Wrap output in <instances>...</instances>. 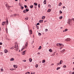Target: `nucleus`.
<instances>
[{
	"mask_svg": "<svg viewBox=\"0 0 74 74\" xmlns=\"http://www.w3.org/2000/svg\"><path fill=\"white\" fill-rule=\"evenodd\" d=\"M56 45H57V46H58V47H59L60 49H62V48H63L64 46V45H63L62 44L59 43L57 44Z\"/></svg>",
	"mask_w": 74,
	"mask_h": 74,
	"instance_id": "obj_1",
	"label": "nucleus"
},
{
	"mask_svg": "<svg viewBox=\"0 0 74 74\" xmlns=\"http://www.w3.org/2000/svg\"><path fill=\"white\" fill-rule=\"evenodd\" d=\"M6 4H5V6L8 9V10H10V6H9L8 5V4H7V3H5Z\"/></svg>",
	"mask_w": 74,
	"mask_h": 74,
	"instance_id": "obj_2",
	"label": "nucleus"
},
{
	"mask_svg": "<svg viewBox=\"0 0 74 74\" xmlns=\"http://www.w3.org/2000/svg\"><path fill=\"white\" fill-rule=\"evenodd\" d=\"M27 46H28V42H26L25 45V48H27Z\"/></svg>",
	"mask_w": 74,
	"mask_h": 74,
	"instance_id": "obj_3",
	"label": "nucleus"
},
{
	"mask_svg": "<svg viewBox=\"0 0 74 74\" xmlns=\"http://www.w3.org/2000/svg\"><path fill=\"white\" fill-rule=\"evenodd\" d=\"M70 40L71 39L69 38H68L65 39V41H70Z\"/></svg>",
	"mask_w": 74,
	"mask_h": 74,
	"instance_id": "obj_4",
	"label": "nucleus"
},
{
	"mask_svg": "<svg viewBox=\"0 0 74 74\" xmlns=\"http://www.w3.org/2000/svg\"><path fill=\"white\" fill-rule=\"evenodd\" d=\"M23 48L21 50V51H22L23 50V49H25V48H26L25 46H23Z\"/></svg>",
	"mask_w": 74,
	"mask_h": 74,
	"instance_id": "obj_5",
	"label": "nucleus"
},
{
	"mask_svg": "<svg viewBox=\"0 0 74 74\" xmlns=\"http://www.w3.org/2000/svg\"><path fill=\"white\" fill-rule=\"evenodd\" d=\"M16 15H17L16 14H14L13 15H12L11 16V17H14V16H16Z\"/></svg>",
	"mask_w": 74,
	"mask_h": 74,
	"instance_id": "obj_6",
	"label": "nucleus"
},
{
	"mask_svg": "<svg viewBox=\"0 0 74 74\" xmlns=\"http://www.w3.org/2000/svg\"><path fill=\"white\" fill-rule=\"evenodd\" d=\"M5 22H3L2 23V25L3 26H4V25H5Z\"/></svg>",
	"mask_w": 74,
	"mask_h": 74,
	"instance_id": "obj_7",
	"label": "nucleus"
},
{
	"mask_svg": "<svg viewBox=\"0 0 74 74\" xmlns=\"http://www.w3.org/2000/svg\"><path fill=\"white\" fill-rule=\"evenodd\" d=\"M65 52V49H64L61 51V53H63V52Z\"/></svg>",
	"mask_w": 74,
	"mask_h": 74,
	"instance_id": "obj_8",
	"label": "nucleus"
},
{
	"mask_svg": "<svg viewBox=\"0 0 74 74\" xmlns=\"http://www.w3.org/2000/svg\"><path fill=\"white\" fill-rule=\"evenodd\" d=\"M60 64H62L63 63V61L62 60H61L60 62Z\"/></svg>",
	"mask_w": 74,
	"mask_h": 74,
	"instance_id": "obj_9",
	"label": "nucleus"
},
{
	"mask_svg": "<svg viewBox=\"0 0 74 74\" xmlns=\"http://www.w3.org/2000/svg\"><path fill=\"white\" fill-rule=\"evenodd\" d=\"M15 49L16 51H18L19 50V48L17 47V48H15Z\"/></svg>",
	"mask_w": 74,
	"mask_h": 74,
	"instance_id": "obj_10",
	"label": "nucleus"
},
{
	"mask_svg": "<svg viewBox=\"0 0 74 74\" xmlns=\"http://www.w3.org/2000/svg\"><path fill=\"white\" fill-rule=\"evenodd\" d=\"M10 61H13L14 60V58H12L10 60Z\"/></svg>",
	"mask_w": 74,
	"mask_h": 74,
	"instance_id": "obj_11",
	"label": "nucleus"
},
{
	"mask_svg": "<svg viewBox=\"0 0 74 74\" xmlns=\"http://www.w3.org/2000/svg\"><path fill=\"white\" fill-rule=\"evenodd\" d=\"M18 44H16L15 45V48H18Z\"/></svg>",
	"mask_w": 74,
	"mask_h": 74,
	"instance_id": "obj_12",
	"label": "nucleus"
},
{
	"mask_svg": "<svg viewBox=\"0 0 74 74\" xmlns=\"http://www.w3.org/2000/svg\"><path fill=\"white\" fill-rule=\"evenodd\" d=\"M67 30H68V29H66L65 30H63V32H67Z\"/></svg>",
	"mask_w": 74,
	"mask_h": 74,
	"instance_id": "obj_13",
	"label": "nucleus"
},
{
	"mask_svg": "<svg viewBox=\"0 0 74 74\" xmlns=\"http://www.w3.org/2000/svg\"><path fill=\"white\" fill-rule=\"evenodd\" d=\"M4 51H5V53H7V52H8V50H7V49H5L4 50Z\"/></svg>",
	"mask_w": 74,
	"mask_h": 74,
	"instance_id": "obj_14",
	"label": "nucleus"
},
{
	"mask_svg": "<svg viewBox=\"0 0 74 74\" xmlns=\"http://www.w3.org/2000/svg\"><path fill=\"white\" fill-rule=\"evenodd\" d=\"M47 2V0H45L43 3L45 4H46V3Z\"/></svg>",
	"mask_w": 74,
	"mask_h": 74,
	"instance_id": "obj_15",
	"label": "nucleus"
},
{
	"mask_svg": "<svg viewBox=\"0 0 74 74\" xmlns=\"http://www.w3.org/2000/svg\"><path fill=\"white\" fill-rule=\"evenodd\" d=\"M51 9H49L47 11V12H51Z\"/></svg>",
	"mask_w": 74,
	"mask_h": 74,
	"instance_id": "obj_16",
	"label": "nucleus"
},
{
	"mask_svg": "<svg viewBox=\"0 0 74 74\" xmlns=\"http://www.w3.org/2000/svg\"><path fill=\"white\" fill-rule=\"evenodd\" d=\"M29 32L30 34H32V30H31L30 31H29Z\"/></svg>",
	"mask_w": 74,
	"mask_h": 74,
	"instance_id": "obj_17",
	"label": "nucleus"
},
{
	"mask_svg": "<svg viewBox=\"0 0 74 74\" xmlns=\"http://www.w3.org/2000/svg\"><path fill=\"white\" fill-rule=\"evenodd\" d=\"M45 60H43L42 61V63H45Z\"/></svg>",
	"mask_w": 74,
	"mask_h": 74,
	"instance_id": "obj_18",
	"label": "nucleus"
},
{
	"mask_svg": "<svg viewBox=\"0 0 74 74\" xmlns=\"http://www.w3.org/2000/svg\"><path fill=\"white\" fill-rule=\"evenodd\" d=\"M29 61L30 62H32V59L31 58H30L29 59Z\"/></svg>",
	"mask_w": 74,
	"mask_h": 74,
	"instance_id": "obj_19",
	"label": "nucleus"
},
{
	"mask_svg": "<svg viewBox=\"0 0 74 74\" xmlns=\"http://www.w3.org/2000/svg\"><path fill=\"white\" fill-rule=\"evenodd\" d=\"M27 12L26 11V10H25L23 11V12H24V13H26V12Z\"/></svg>",
	"mask_w": 74,
	"mask_h": 74,
	"instance_id": "obj_20",
	"label": "nucleus"
},
{
	"mask_svg": "<svg viewBox=\"0 0 74 74\" xmlns=\"http://www.w3.org/2000/svg\"><path fill=\"white\" fill-rule=\"evenodd\" d=\"M43 22V20H40L39 21V23H42Z\"/></svg>",
	"mask_w": 74,
	"mask_h": 74,
	"instance_id": "obj_21",
	"label": "nucleus"
},
{
	"mask_svg": "<svg viewBox=\"0 0 74 74\" xmlns=\"http://www.w3.org/2000/svg\"><path fill=\"white\" fill-rule=\"evenodd\" d=\"M14 68H17V67H18V66H16V65H14Z\"/></svg>",
	"mask_w": 74,
	"mask_h": 74,
	"instance_id": "obj_22",
	"label": "nucleus"
},
{
	"mask_svg": "<svg viewBox=\"0 0 74 74\" xmlns=\"http://www.w3.org/2000/svg\"><path fill=\"white\" fill-rule=\"evenodd\" d=\"M5 22L7 25H8V20H7Z\"/></svg>",
	"mask_w": 74,
	"mask_h": 74,
	"instance_id": "obj_23",
	"label": "nucleus"
},
{
	"mask_svg": "<svg viewBox=\"0 0 74 74\" xmlns=\"http://www.w3.org/2000/svg\"><path fill=\"white\" fill-rule=\"evenodd\" d=\"M26 50H25V51H24L23 52V53H22V55H24V54H25V52H26Z\"/></svg>",
	"mask_w": 74,
	"mask_h": 74,
	"instance_id": "obj_24",
	"label": "nucleus"
},
{
	"mask_svg": "<svg viewBox=\"0 0 74 74\" xmlns=\"http://www.w3.org/2000/svg\"><path fill=\"white\" fill-rule=\"evenodd\" d=\"M49 52H52V50L51 49H50L49 50Z\"/></svg>",
	"mask_w": 74,
	"mask_h": 74,
	"instance_id": "obj_25",
	"label": "nucleus"
},
{
	"mask_svg": "<svg viewBox=\"0 0 74 74\" xmlns=\"http://www.w3.org/2000/svg\"><path fill=\"white\" fill-rule=\"evenodd\" d=\"M45 16H42V19H45Z\"/></svg>",
	"mask_w": 74,
	"mask_h": 74,
	"instance_id": "obj_26",
	"label": "nucleus"
},
{
	"mask_svg": "<svg viewBox=\"0 0 74 74\" xmlns=\"http://www.w3.org/2000/svg\"><path fill=\"white\" fill-rule=\"evenodd\" d=\"M30 8H33V5H31L30 7Z\"/></svg>",
	"mask_w": 74,
	"mask_h": 74,
	"instance_id": "obj_27",
	"label": "nucleus"
},
{
	"mask_svg": "<svg viewBox=\"0 0 74 74\" xmlns=\"http://www.w3.org/2000/svg\"><path fill=\"white\" fill-rule=\"evenodd\" d=\"M34 5H36V6H37V3H34Z\"/></svg>",
	"mask_w": 74,
	"mask_h": 74,
	"instance_id": "obj_28",
	"label": "nucleus"
},
{
	"mask_svg": "<svg viewBox=\"0 0 74 74\" xmlns=\"http://www.w3.org/2000/svg\"><path fill=\"white\" fill-rule=\"evenodd\" d=\"M62 18H63V17L62 16H60L59 17V19H62Z\"/></svg>",
	"mask_w": 74,
	"mask_h": 74,
	"instance_id": "obj_29",
	"label": "nucleus"
},
{
	"mask_svg": "<svg viewBox=\"0 0 74 74\" xmlns=\"http://www.w3.org/2000/svg\"><path fill=\"white\" fill-rule=\"evenodd\" d=\"M48 7H50V8H51V5H48Z\"/></svg>",
	"mask_w": 74,
	"mask_h": 74,
	"instance_id": "obj_30",
	"label": "nucleus"
},
{
	"mask_svg": "<svg viewBox=\"0 0 74 74\" xmlns=\"http://www.w3.org/2000/svg\"><path fill=\"white\" fill-rule=\"evenodd\" d=\"M62 5V3L61 2L60 3V4H59L58 5L59 6H60Z\"/></svg>",
	"mask_w": 74,
	"mask_h": 74,
	"instance_id": "obj_31",
	"label": "nucleus"
},
{
	"mask_svg": "<svg viewBox=\"0 0 74 74\" xmlns=\"http://www.w3.org/2000/svg\"><path fill=\"white\" fill-rule=\"evenodd\" d=\"M30 74V72H26L25 74Z\"/></svg>",
	"mask_w": 74,
	"mask_h": 74,
	"instance_id": "obj_32",
	"label": "nucleus"
},
{
	"mask_svg": "<svg viewBox=\"0 0 74 74\" xmlns=\"http://www.w3.org/2000/svg\"><path fill=\"white\" fill-rule=\"evenodd\" d=\"M60 69V67H58L57 68L56 70H59V69Z\"/></svg>",
	"mask_w": 74,
	"mask_h": 74,
	"instance_id": "obj_33",
	"label": "nucleus"
},
{
	"mask_svg": "<svg viewBox=\"0 0 74 74\" xmlns=\"http://www.w3.org/2000/svg\"><path fill=\"white\" fill-rule=\"evenodd\" d=\"M35 67H36V68H37V67H38V64H36V65L35 66Z\"/></svg>",
	"mask_w": 74,
	"mask_h": 74,
	"instance_id": "obj_34",
	"label": "nucleus"
},
{
	"mask_svg": "<svg viewBox=\"0 0 74 74\" xmlns=\"http://www.w3.org/2000/svg\"><path fill=\"white\" fill-rule=\"evenodd\" d=\"M55 52H54L53 54H52V55H53V56H54L55 55Z\"/></svg>",
	"mask_w": 74,
	"mask_h": 74,
	"instance_id": "obj_35",
	"label": "nucleus"
},
{
	"mask_svg": "<svg viewBox=\"0 0 74 74\" xmlns=\"http://www.w3.org/2000/svg\"><path fill=\"white\" fill-rule=\"evenodd\" d=\"M14 47H11V48H10V49H14Z\"/></svg>",
	"mask_w": 74,
	"mask_h": 74,
	"instance_id": "obj_36",
	"label": "nucleus"
},
{
	"mask_svg": "<svg viewBox=\"0 0 74 74\" xmlns=\"http://www.w3.org/2000/svg\"><path fill=\"white\" fill-rule=\"evenodd\" d=\"M72 19H70V18H69V22H70V21H71Z\"/></svg>",
	"mask_w": 74,
	"mask_h": 74,
	"instance_id": "obj_37",
	"label": "nucleus"
},
{
	"mask_svg": "<svg viewBox=\"0 0 74 74\" xmlns=\"http://www.w3.org/2000/svg\"><path fill=\"white\" fill-rule=\"evenodd\" d=\"M28 18H25V20H28Z\"/></svg>",
	"mask_w": 74,
	"mask_h": 74,
	"instance_id": "obj_38",
	"label": "nucleus"
},
{
	"mask_svg": "<svg viewBox=\"0 0 74 74\" xmlns=\"http://www.w3.org/2000/svg\"><path fill=\"white\" fill-rule=\"evenodd\" d=\"M63 68H66V65H64V66H63Z\"/></svg>",
	"mask_w": 74,
	"mask_h": 74,
	"instance_id": "obj_39",
	"label": "nucleus"
},
{
	"mask_svg": "<svg viewBox=\"0 0 74 74\" xmlns=\"http://www.w3.org/2000/svg\"><path fill=\"white\" fill-rule=\"evenodd\" d=\"M41 48V46H40L38 49H40Z\"/></svg>",
	"mask_w": 74,
	"mask_h": 74,
	"instance_id": "obj_40",
	"label": "nucleus"
},
{
	"mask_svg": "<svg viewBox=\"0 0 74 74\" xmlns=\"http://www.w3.org/2000/svg\"><path fill=\"white\" fill-rule=\"evenodd\" d=\"M1 71L3 72V71H4V70H3V69H1Z\"/></svg>",
	"mask_w": 74,
	"mask_h": 74,
	"instance_id": "obj_41",
	"label": "nucleus"
},
{
	"mask_svg": "<svg viewBox=\"0 0 74 74\" xmlns=\"http://www.w3.org/2000/svg\"><path fill=\"white\" fill-rule=\"evenodd\" d=\"M36 27L38 29H39V27H38V26H36Z\"/></svg>",
	"mask_w": 74,
	"mask_h": 74,
	"instance_id": "obj_42",
	"label": "nucleus"
},
{
	"mask_svg": "<svg viewBox=\"0 0 74 74\" xmlns=\"http://www.w3.org/2000/svg\"><path fill=\"white\" fill-rule=\"evenodd\" d=\"M26 11H27V12H28V11H29V10L27 9H26Z\"/></svg>",
	"mask_w": 74,
	"mask_h": 74,
	"instance_id": "obj_43",
	"label": "nucleus"
},
{
	"mask_svg": "<svg viewBox=\"0 0 74 74\" xmlns=\"http://www.w3.org/2000/svg\"><path fill=\"white\" fill-rule=\"evenodd\" d=\"M38 6L39 8H40V4H39Z\"/></svg>",
	"mask_w": 74,
	"mask_h": 74,
	"instance_id": "obj_44",
	"label": "nucleus"
},
{
	"mask_svg": "<svg viewBox=\"0 0 74 74\" xmlns=\"http://www.w3.org/2000/svg\"><path fill=\"white\" fill-rule=\"evenodd\" d=\"M38 35L39 36H41V34L40 33H38Z\"/></svg>",
	"mask_w": 74,
	"mask_h": 74,
	"instance_id": "obj_45",
	"label": "nucleus"
},
{
	"mask_svg": "<svg viewBox=\"0 0 74 74\" xmlns=\"http://www.w3.org/2000/svg\"><path fill=\"white\" fill-rule=\"evenodd\" d=\"M24 7H25V8H27V5H25Z\"/></svg>",
	"mask_w": 74,
	"mask_h": 74,
	"instance_id": "obj_46",
	"label": "nucleus"
},
{
	"mask_svg": "<svg viewBox=\"0 0 74 74\" xmlns=\"http://www.w3.org/2000/svg\"><path fill=\"white\" fill-rule=\"evenodd\" d=\"M37 25H40V23H38L37 24Z\"/></svg>",
	"mask_w": 74,
	"mask_h": 74,
	"instance_id": "obj_47",
	"label": "nucleus"
},
{
	"mask_svg": "<svg viewBox=\"0 0 74 74\" xmlns=\"http://www.w3.org/2000/svg\"><path fill=\"white\" fill-rule=\"evenodd\" d=\"M59 64H60V63H58L57 64V66H58V65H59Z\"/></svg>",
	"mask_w": 74,
	"mask_h": 74,
	"instance_id": "obj_48",
	"label": "nucleus"
},
{
	"mask_svg": "<svg viewBox=\"0 0 74 74\" xmlns=\"http://www.w3.org/2000/svg\"><path fill=\"white\" fill-rule=\"evenodd\" d=\"M70 21H69L68 22V23L69 24H70Z\"/></svg>",
	"mask_w": 74,
	"mask_h": 74,
	"instance_id": "obj_49",
	"label": "nucleus"
},
{
	"mask_svg": "<svg viewBox=\"0 0 74 74\" xmlns=\"http://www.w3.org/2000/svg\"><path fill=\"white\" fill-rule=\"evenodd\" d=\"M45 30L46 32H47V31H48V29H46Z\"/></svg>",
	"mask_w": 74,
	"mask_h": 74,
	"instance_id": "obj_50",
	"label": "nucleus"
},
{
	"mask_svg": "<svg viewBox=\"0 0 74 74\" xmlns=\"http://www.w3.org/2000/svg\"><path fill=\"white\" fill-rule=\"evenodd\" d=\"M10 70L11 71H13L14 70V69H10Z\"/></svg>",
	"mask_w": 74,
	"mask_h": 74,
	"instance_id": "obj_51",
	"label": "nucleus"
},
{
	"mask_svg": "<svg viewBox=\"0 0 74 74\" xmlns=\"http://www.w3.org/2000/svg\"><path fill=\"white\" fill-rule=\"evenodd\" d=\"M60 13L62 14V12L61 11V10L60 11Z\"/></svg>",
	"mask_w": 74,
	"mask_h": 74,
	"instance_id": "obj_52",
	"label": "nucleus"
},
{
	"mask_svg": "<svg viewBox=\"0 0 74 74\" xmlns=\"http://www.w3.org/2000/svg\"><path fill=\"white\" fill-rule=\"evenodd\" d=\"M23 62H26V60H23Z\"/></svg>",
	"mask_w": 74,
	"mask_h": 74,
	"instance_id": "obj_53",
	"label": "nucleus"
},
{
	"mask_svg": "<svg viewBox=\"0 0 74 74\" xmlns=\"http://www.w3.org/2000/svg\"><path fill=\"white\" fill-rule=\"evenodd\" d=\"M2 44H3V43H2L0 42V45H2Z\"/></svg>",
	"mask_w": 74,
	"mask_h": 74,
	"instance_id": "obj_54",
	"label": "nucleus"
},
{
	"mask_svg": "<svg viewBox=\"0 0 74 74\" xmlns=\"http://www.w3.org/2000/svg\"><path fill=\"white\" fill-rule=\"evenodd\" d=\"M72 20H73V21H74V18H71Z\"/></svg>",
	"mask_w": 74,
	"mask_h": 74,
	"instance_id": "obj_55",
	"label": "nucleus"
},
{
	"mask_svg": "<svg viewBox=\"0 0 74 74\" xmlns=\"http://www.w3.org/2000/svg\"><path fill=\"white\" fill-rule=\"evenodd\" d=\"M24 8V7L23 6L21 7L22 9H23Z\"/></svg>",
	"mask_w": 74,
	"mask_h": 74,
	"instance_id": "obj_56",
	"label": "nucleus"
},
{
	"mask_svg": "<svg viewBox=\"0 0 74 74\" xmlns=\"http://www.w3.org/2000/svg\"><path fill=\"white\" fill-rule=\"evenodd\" d=\"M38 54L39 55H40V52L38 53Z\"/></svg>",
	"mask_w": 74,
	"mask_h": 74,
	"instance_id": "obj_57",
	"label": "nucleus"
},
{
	"mask_svg": "<svg viewBox=\"0 0 74 74\" xmlns=\"http://www.w3.org/2000/svg\"><path fill=\"white\" fill-rule=\"evenodd\" d=\"M51 65L52 66H53V65H54V64H51Z\"/></svg>",
	"mask_w": 74,
	"mask_h": 74,
	"instance_id": "obj_58",
	"label": "nucleus"
},
{
	"mask_svg": "<svg viewBox=\"0 0 74 74\" xmlns=\"http://www.w3.org/2000/svg\"><path fill=\"white\" fill-rule=\"evenodd\" d=\"M1 27H0V32H1Z\"/></svg>",
	"mask_w": 74,
	"mask_h": 74,
	"instance_id": "obj_59",
	"label": "nucleus"
},
{
	"mask_svg": "<svg viewBox=\"0 0 74 74\" xmlns=\"http://www.w3.org/2000/svg\"><path fill=\"white\" fill-rule=\"evenodd\" d=\"M65 8V6H63V8Z\"/></svg>",
	"mask_w": 74,
	"mask_h": 74,
	"instance_id": "obj_60",
	"label": "nucleus"
},
{
	"mask_svg": "<svg viewBox=\"0 0 74 74\" xmlns=\"http://www.w3.org/2000/svg\"><path fill=\"white\" fill-rule=\"evenodd\" d=\"M58 53H56V55H58Z\"/></svg>",
	"mask_w": 74,
	"mask_h": 74,
	"instance_id": "obj_61",
	"label": "nucleus"
},
{
	"mask_svg": "<svg viewBox=\"0 0 74 74\" xmlns=\"http://www.w3.org/2000/svg\"><path fill=\"white\" fill-rule=\"evenodd\" d=\"M15 1H18V0H15Z\"/></svg>",
	"mask_w": 74,
	"mask_h": 74,
	"instance_id": "obj_62",
	"label": "nucleus"
},
{
	"mask_svg": "<svg viewBox=\"0 0 74 74\" xmlns=\"http://www.w3.org/2000/svg\"><path fill=\"white\" fill-rule=\"evenodd\" d=\"M31 74H33V73H31Z\"/></svg>",
	"mask_w": 74,
	"mask_h": 74,
	"instance_id": "obj_63",
	"label": "nucleus"
},
{
	"mask_svg": "<svg viewBox=\"0 0 74 74\" xmlns=\"http://www.w3.org/2000/svg\"><path fill=\"white\" fill-rule=\"evenodd\" d=\"M73 74H74V72H73Z\"/></svg>",
	"mask_w": 74,
	"mask_h": 74,
	"instance_id": "obj_64",
	"label": "nucleus"
}]
</instances>
